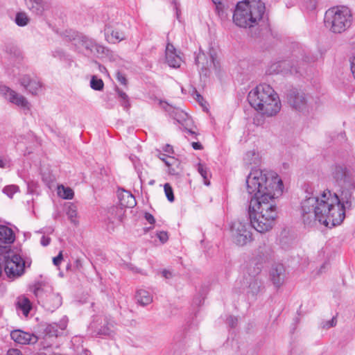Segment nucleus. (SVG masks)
<instances>
[{
  "mask_svg": "<svg viewBox=\"0 0 355 355\" xmlns=\"http://www.w3.org/2000/svg\"><path fill=\"white\" fill-rule=\"evenodd\" d=\"M246 184L252 194L248 211L250 224L257 232L267 233L276 223V200L284 192L283 180L274 171L254 169L248 175Z\"/></svg>",
  "mask_w": 355,
  "mask_h": 355,
  "instance_id": "1",
  "label": "nucleus"
},
{
  "mask_svg": "<svg viewBox=\"0 0 355 355\" xmlns=\"http://www.w3.org/2000/svg\"><path fill=\"white\" fill-rule=\"evenodd\" d=\"M345 216V207L336 193L329 190L306 198L301 205L303 223L312 225L316 221L331 228L342 223Z\"/></svg>",
  "mask_w": 355,
  "mask_h": 355,
  "instance_id": "2",
  "label": "nucleus"
},
{
  "mask_svg": "<svg viewBox=\"0 0 355 355\" xmlns=\"http://www.w3.org/2000/svg\"><path fill=\"white\" fill-rule=\"evenodd\" d=\"M250 105L261 115L271 117L277 115L282 107L277 92L268 84H260L248 94Z\"/></svg>",
  "mask_w": 355,
  "mask_h": 355,
  "instance_id": "3",
  "label": "nucleus"
},
{
  "mask_svg": "<svg viewBox=\"0 0 355 355\" xmlns=\"http://www.w3.org/2000/svg\"><path fill=\"white\" fill-rule=\"evenodd\" d=\"M264 11L265 5L259 0L239 2L234 12L233 22L241 28L254 27L262 19Z\"/></svg>",
  "mask_w": 355,
  "mask_h": 355,
  "instance_id": "4",
  "label": "nucleus"
},
{
  "mask_svg": "<svg viewBox=\"0 0 355 355\" xmlns=\"http://www.w3.org/2000/svg\"><path fill=\"white\" fill-rule=\"evenodd\" d=\"M352 21V12L345 6L331 8L324 14V26L332 33H341L345 31L351 26Z\"/></svg>",
  "mask_w": 355,
  "mask_h": 355,
  "instance_id": "5",
  "label": "nucleus"
},
{
  "mask_svg": "<svg viewBox=\"0 0 355 355\" xmlns=\"http://www.w3.org/2000/svg\"><path fill=\"white\" fill-rule=\"evenodd\" d=\"M229 236L232 243L239 248L247 247L253 241L250 225L243 221H236L230 225Z\"/></svg>",
  "mask_w": 355,
  "mask_h": 355,
  "instance_id": "6",
  "label": "nucleus"
},
{
  "mask_svg": "<svg viewBox=\"0 0 355 355\" xmlns=\"http://www.w3.org/2000/svg\"><path fill=\"white\" fill-rule=\"evenodd\" d=\"M0 256L6 261L5 272L8 277L20 276L24 270V261L8 246H0Z\"/></svg>",
  "mask_w": 355,
  "mask_h": 355,
  "instance_id": "7",
  "label": "nucleus"
},
{
  "mask_svg": "<svg viewBox=\"0 0 355 355\" xmlns=\"http://www.w3.org/2000/svg\"><path fill=\"white\" fill-rule=\"evenodd\" d=\"M333 174L340 187L342 199L348 201L355 191V176L348 173L346 168L342 166L336 167Z\"/></svg>",
  "mask_w": 355,
  "mask_h": 355,
  "instance_id": "8",
  "label": "nucleus"
},
{
  "mask_svg": "<svg viewBox=\"0 0 355 355\" xmlns=\"http://www.w3.org/2000/svg\"><path fill=\"white\" fill-rule=\"evenodd\" d=\"M0 95L10 103L24 110H30L31 108V104L26 97L5 85H0Z\"/></svg>",
  "mask_w": 355,
  "mask_h": 355,
  "instance_id": "9",
  "label": "nucleus"
},
{
  "mask_svg": "<svg viewBox=\"0 0 355 355\" xmlns=\"http://www.w3.org/2000/svg\"><path fill=\"white\" fill-rule=\"evenodd\" d=\"M19 83L32 96H38L43 91V84L37 77L26 75L20 78Z\"/></svg>",
  "mask_w": 355,
  "mask_h": 355,
  "instance_id": "10",
  "label": "nucleus"
},
{
  "mask_svg": "<svg viewBox=\"0 0 355 355\" xmlns=\"http://www.w3.org/2000/svg\"><path fill=\"white\" fill-rule=\"evenodd\" d=\"M165 59L166 63L171 67L178 68L183 63L180 53L178 51L174 46L171 44H168L166 45Z\"/></svg>",
  "mask_w": 355,
  "mask_h": 355,
  "instance_id": "11",
  "label": "nucleus"
},
{
  "mask_svg": "<svg viewBox=\"0 0 355 355\" xmlns=\"http://www.w3.org/2000/svg\"><path fill=\"white\" fill-rule=\"evenodd\" d=\"M106 40L111 43H118L125 40L126 35L119 26L108 25L105 28Z\"/></svg>",
  "mask_w": 355,
  "mask_h": 355,
  "instance_id": "12",
  "label": "nucleus"
},
{
  "mask_svg": "<svg viewBox=\"0 0 355 355\" xmlns=\"http://www.w3.org/2000/svg\"><path fill=\"white\" fill-rule=\"evenodd\" d=\"M11 338L16 343L21 345L34 344L37 341L36 336L21 330L13 331L11 333Z\"/></svg>",
  "mask_w": 355,
  "mask_h": 355,
  "instance_id": "13",
  "label": "nucleus"
},
{
  "mask_svg": "<svg viewBox=\"0 0 355 355\" xmlns=\"http://www.w3.org/2000/svg\"><path fill=\"white\" fill-rule=\"evenodd\" d=\"M161 159L168 167L169 174L179 175L182 171V166L180 160L174 157L163 155Z\"/></svg>",
  "mask_w": 355,
  "mask_h": 355,
  "instance_id": "14",
  "label": "nucleus"
},
{
  "mask_svg": "<svg viewBox=\"0 0 355 355\" xmlns=\"http://www.w3.org/2000/svg\"><path fill=\"white\" fill-rule=\"evenodd\" d=\"M135 300L138 304L146 306L153 302V296L150 291L144 288H139L136 291Z\"/></svg>",
  "mask_w": 355,
  "mask_h": 355,
  "instance_id": "15",
  "label": "nucleus"
},
{
  "mask_svg": "<svg viewBox=\"0 0 355 355\" xmlns=\"http://www.w3.org/2000/svg\"><path fill=\"white\" fill-rule=\"evenodd\" d=\"M118 196L122 206L132 208L136 205L135 197L128 191L119 190Z\"/></svg>",
  "mask_w": 355,
  "mask_h": 355,
  "instance_id": "16",
  "label": "nucleus"
},
{
  "mask_svg": "<svg viewBox=\"0 0 355 355\" xmlns=\"http://www.w3.org/2000/svg\"><path fill=\"white\" fill-rule=\"evenodd\" d=\"M290 103L297 110H303L307 102V96L303 93H297L290 97Z\"/></svg>",
  "mask_w": 355,
  "mask_h": 355,
  "instance_id": "17",
  "label": "nucleus"
},
{
  "mask_svg": "<svg viewBox=\"0 0 355 355\" xmlns=\"http://www.w3.org/2000/svg\"><path fill=\"white\" fill-rule=\"evenodd\" d=\"M28 8L37 14L42 13L46 8L43 0H24Z\"/></svg>",
  "mask_w": 355,
  "mask_h": 355,
  "instance_id": "18",
  "label": "nucleus"
},
{
  "mask_svg": "<svg viewBox=\"0 0 355 355\" xmlns=\"http://www.w3.org/2000/svg\"><path fill=\"white\" fill-rule=\"evenodd\" d=\"M56 193L58 197L64 200H71L74 196V192L72 189L62 184L57 187Z\"/></svg>",
  "mask_w": 355,
  "mask_h": 355,
  "instance_id": "19",
  "label": "nucleus"
},
{
  "mask_svg": "<svg viewBox=\"0 0 355 355\" xmlns=\"http://www.w3.org/2000/svg\"><path fill=\"white\" fill-rule=\"evenodd\" d=\"M0 241L11 243L14 241L12 231L4 225H0Z\"/></svg>",
  "mask_w": 355,
  "mask_h": 355,
  "instance_id": "20",
  "label": "nucleus"
},
{
  "mask_svg": "<svg viewBox=\"0 0 355 355\" xmlns=\"http://www.w3.org/2000/svg\"><path fill=\"white\" fill-rule=\"evenodd\" d=\"M18 307L23 311L24 315L27 316L31 309V304L26 297H21L17 302Z\"/></svg>",
  "mask_w": 355,
  "mask_h": 355,
  "instance_id": "21",
  "label": "nucleus"
},
{
  "mask_svg": "<svg viewBox=\"0 0 355 355\" xmlns=\"http://www.w3.org/2000/svg\"><path fill=\"white\" fill-rule=\"evenodd\" d=\"M30 21V18L26 12H20L16 15L15 22L18 26H26Z\"/></svg>",
  "mask_w": 355,
  "mask_h": 355,
  "instance_id": "22",
  "label": "nucleus"
},
{
  "mask_svg": "<svg viewBox=\"0 0 355 355\" xmlns=\"http://www.w3.org/2000/svg\"><path fill=\"white\" fill-rule=\"evenodd\" d=\"M90 87L97 91L103 90L104 83L102 79L98 78L96 76H92L90 80Z\"/></svg>",
  "mask_w": 355,
  "mask_h": 355,
  "instance_id": "23",
  "label": "nucleus"
},
{
  "mask_svg": "<svg viewBox=\"0 0 355 355\" xmlns=\"http://www.w3.org/2000/svg\"><path fill=\"white\" fill-rule=\"evenodd\" d=\"M67 215L71 223L74 225H77L78 223V212L75 207L69 206L67 211Z\"/></svg>",
  "mask_w": 355,
  "mask_h": 355,
  "instance_id": "24",
  "label": "nucleus"
},
{
  "mask_svg": "<svg viewBox=\"0 0 355 355\" xmlns=\"http://www.w3.org/2000/svg\"><path fill=\"white\" fill-rule=\"evenodd\" d=\"M164 193L167 198V199L171 202L174 201V195L173 189L171 187V185L168 183L165 184L164 186Z\"/></svg>",
  "mask_w": 355,
  "mask_h": 355,
  "instance_id": "25",
  "label": "nucleus"
},
{
  "mask_svg": "<svg viewBox=\"0 0 355 355\" xmlns=\"http://www.w3.org/2000/svg\"><path fill=\"white\" fill-rule=\"evenodd\" d=\"M336 323H337L336 318V317H332L329 320L323 321L321 323V327H322V328H323L324 329H329L331 327H333L336 326Z\"/></svg>",
  "mask_w": 355,
  "mask_h": 355,
  "instance_id": "26",
  "label": "nucleus"
},
{
  "mask_svg": "<svg viewBox=\"0 0 355 355\" xmlns=\"http://www.w3.org/2000/svg\"><path fill=\"white\" fill-rule=\"evenodd\" d=\"M198 172L200 173V174L204 178L205 183L206 184H209V183L207 182V180L208 175H209V171L207 170V168L206 166H205L204 165L200 164L198 165Z\"/></svg>",
  "mask_w": 355,
  "mask_h": 355,
  "instance_id": "27",
  "label": "nucleus"
},
{
  "mask_svg": "<svg viewBox=\"0 0 355 355\" xmlns=\"http://www.w3.org/2000/svg\"><path fill=\"white\" fill-rule=\"evenodd\" d=\"M63 259V251L61 250L56 257H53L52 261L53 265L58 268L61 263L62 262Z\"/></svg>",
  "mask_w": 355,
  "mask_h": 355,
  "instance_id": "28",
  "label": "nucleus"
},
{
  "mask_svg": "<svg viewBox=\"0 0 355 355\" xmlns=\"http://www.w3.org/2000/svg\"><path fill=\"white\" fill-rule=\"evenodd\" d=\"M157 236L162 243H165L168 239V236L166 232H157Z\"/></svg>",
  "mask_w": 355,
  "mask_h": 355,
  "instance_id": "29",
  "label": "nucleus"
},
{
  "mask_svg": "<svg viewBox=\"0 0 355 355\" xmlns=\"http://www.w3.org/2000/svg\"><path fill=\"white\" fill-rule=\"evenodd\" d=\"M350 70L355 78V55H352L349 59Z\"/></svg>",
  "mask_w": 355,
  "mask_h": 355,
  "instance_id": "30",
  "label": "nucleus"
},
{
  "mask_svg": "<svg viewBox=\"0 0 355 355\" xmlns=\"http://www.w3.org/2000/svg\"><path fill=\"white\" fill-rule=\"evenodd\" d=\"M162 275L165 279H172L175 276L173 272L168 270H163Z\"/></svg>",
  "mask_w": 355,
  "mask_h": 355,
  "instance_id": "31",
  "label": "nucleus"
},
{
  "mask_svg": "<svg viewBox=\"0 0 355 355\" xmlns=\"http://www.w3.org/2000/svg\"><path fill=\"white\" fill-rule=\"evenodd\" d=\"M144 217H145V219L150 224H154L155 223V218L153 216V215H151L149 213H145V215H144Z\"/></svg>",
  "mask_w": 355,
  "mask_h": 355,
  "instance_id": "32",
  "label": "nucleus"
},
{
  "mask_svg": "<svg viewBox=\"0 0 355 355\" xmlns=\"http://www.w3.org/2000/svg\"><path fill=\"white\" fill-rule=\"evenodd\" d=\"M7 355H23V354L19 349H10L8 351Z\"/></svg>",
  "mask_w": 355,
  "mask_h": 355,
  "instance_id": "33",
  "label": "nucleus"
},
{
  "mask_svg": "<svg viewBox=\"0 0 355 355\" xmlns=\"http://www.w3.org/2000/svg\"><path fill=\"white\" fill-rule=\"evenodd\" d=\"M6 166V162L0 157V167L3 168Z\"/></svg>",
  "mask_w": 355,
  "mask_h": 355,
  "instance_id": "34",
  "label": "nucleus"
},
{
  "mask_svg": "<svg viewBox=\"0 0 355 355\" xmlns=\"http://www.w3.org/2000/svg\"><path fill=\"white\" fill-rule=\"evenodd\" d=\"M193 147L195 148V149H200V145L198 143H193Z\"/></svg>",
  "mask_w": 355,
  "mask_h": 355,
  "instance_id": "35",
  "label": "nucleus"
},
{
  "mask_svg": "<svg viewBox=\"0 0 355 355\" xmlns=\"http://www.w3.org/2000/svg\"><path fill=\"white\" fill-rule=\"evenodd\" d=\"M119 94H120V96H121L122 98L125 99L126 98L125 94L120 93Z\"/></svg>",
  "mask_w": 355,
  "mask_h": 355,
  "instance_id": "36",
  "label": "nucleus"
},
{
  "mask_svg": "<svg viewBox=\"0 0 355 355\" xmlns=\"http://www.w3.org/2000/svg\"><path fill=\"white\" fill-rule=\"evenodd\" d=\"M176 119L179 121V122H182L184 120V118H182V119H180L178 116H176Z\"/></svg>",
  "mask_w": 355,
  "mask_h": 355,
  "instance_id": "37",
  "label": "nucleus"
},
{
  "mask_svg": "<svg viewBox=\"0 0 355 355\" xmlns=\"http://www.w3.org/2000/svg\"><path fill=\"white\" fill-rule=\"evenodd\" d=\"M171 149V148L170 146H168L167 147V149L166 150V152H170V150Z\"/></svg>",
  "mask_w": 355,
  "mask_h": 355,
  "instance_id": "38",
  "label": "nucleus"
},
{
  "mask_svg": "<svg viewBox=\"0 0 355 355\" xmlns=\"http://www.w3.org/2000/svg\"><path fill=\"white\" fill-rule=\"evenodd\" d=\"M181 114H182L184 116L187 117V114H184V113H180Z\"/></svg>",
  "mask_w": 355,
  "mask_h": 355,
  "instance_id": "39",
  "label": "nucleus"
}]
</instances>
